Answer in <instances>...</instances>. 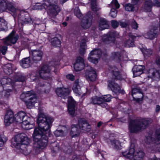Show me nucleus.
Listing matches in <instances>:
<instances>
[{
	"label": "nucleus",
	"mask_w": 160,
	"mask_h": 160,
	"mask_svg": "<svg viewBox=\"0 0 160 160\" xmlns=\"http://www.w3.org/2000/svg\"><path fill=\"white\" fill-rule=\"evenodd\" d=\"M14 120L17 122L22 123V127L24 129H30L33 127L32 124L30 123V118L24 112H19L15 118L12 111L11 110H8L4 118V122L5 125H9Z\"/></svg>",
	"instance_id": "f257e3e1"
},
{
	"label": "nucleus",
	"mask_w": 160,
	"mask_h": 160,
	"mask_svg": "<svg viewBox=\"0 0 160 160\" xmlns=\"http://www.w3.org/2000/svg\"><path fill=\"white\" fill-rule=\"evenodd\" d=\"M148 151L152 153L160 151V129L156 130L154 135L149 134L145 139Z\"/></svg>",
	"instance_id": "f03ea898"
},
{
	"label": "nucleus",
	"mask_w": 160,
	"mask_h": 160,
	"mask_svg": "<svg viewBox=\"0 0 160 160\" xmlns=\"http://www.w3.org/2000/svg\"><path fill=\"white\" fill-rule=\"evenodd\" d=\"M30 140L25 135L18 134L12 139V144L16 148L21 149L25 155L29 154L31 150H29L28 145Z\"/></svg>",
	"instance_id": "7ed1b4c3"
},
{
	"label": "nucleus",
	"mask_w": 160,
	"mask_h": 160,
	"mask_svg": "<svg viewBox=\"0 0 160 160\" xmlns=\"http://www.w3.org/2000/svg\"><path fill=\"white\" fill-rule=\"evenodd\" d=\"M53 121V119L49 117H46L43 114L39 115L37 123L39 128L42 131V134L49 136L50 133V128Z\"/></svg>",
	"instance_id": "20e7f679"
},
{
	"label": "nucleus",
	"mask_w": 160,
	"mask_h": 160,
	"mask_svg": "<svg viewBox=\"0 0 160 160\" xmlns=\"http://www.w3.org/2000/svg\"><path fill=\"white\" fill-rule=\"evenodd\" d=\"M42 131L36 128L32 135L34 148L43 149L46 147L48 143V136L42 134Z\"/></svg>",
	"instance_id": "39448f33"
},
{
	"label": "nucleus",
	"mask_w": 160,
	"mask_h": 160,
	"mask_svg": "<svg viewBox=\"0 0 160 160\" xmlns=\"http://www.w3.org/2000/svg\"><path fill=\"white\" fill-rule=\"evenodd\" d=\"M58 61H52L42 66L37 72V75L43 79H48L51 78V72L53 70L56 72L55 67L59 64Z\"/></svg>",
	"instance_id": "423d86ee"
},
{
	"label": "nucleus",
	"mask_w": 160,
	"mask_h": 160,
	"mask_svg": "<svg viewBox=\"0 0 160 160\" xmlns=\"http://www.w3.org/2000/svg\"><path fill=\"white\" fill-rule=\"evenodd\" d=\"M150 122L148 119L131 120L129 123V129L130 132L136 133L145 129Z\"/></svg>",
	"instance_id": "0eeeda50"
},
{
	"label": "nucleus",
	"mask_w": 160,
	"mask_h": 160,
	"mask_svg": "<svg viewBox=\"0 0 160 160\" xmlns=\"http://www.w3.org/2000/svg\"><path fill=\"white\" fill-rule=\"evenodd\" d=\"M136 144L131 142L129 149L123 152V156L131 160H142L144 156V153L142 150L135 152Z\"/></svg>",
	"instance_id": "6e6552de"
},
{
	"label": "nucleus",
	"mask_w": 160,
	"mask_h": 160,
	"mask_svg": "<svg viewBox=\"0 0 160 160\" xmlns=\"http://www.w3.org/2000/svg\"><path fill=\"white\" fill-rule=\"evenodd\" d=\"M20 98L25 102L27 108L29 109L34 107L38 101L36 95L32 91L23 92L21 94Z\"/></svg>",
	"instance_id": "1a4fd4ad"
},
{
	"label": "nucleus",
	"mask_w": 160,
	"mask_h": 160,
	"mask_svg": "<svg viewBox=\"0 0 160 160\" xmlns=\"http://www.w3.org/2000/svg\"><path fill=\"white\" fill-rule=\"evenodd\" d=\"M6 78L7 81L4 85V99H7L11 95L13 92L16 93V90L15 88V85L14 82L11 79L7 78L6 77L4 78Z\"/></svg>",
	"instance_id": "9d476101"
},
{
	"label": "nucleus",
	"mask_w": 160,
	"mask_h": 160,
	"mask_svg": "<svg viewBox=\"0 0 160 160\" xmlns=\"http://www.w3.org/2000/svg\"><path fill=\"white\" fill-rule=\"evenodd\" d=\"M5 10H8L11 12L15 18L16 16L17 9L10 2L2 0L0 2V12Z\"/></svg>",
	"instance_id": "9b49d317"
},
{
	"label": "nucleus",
	"mask_w": 160,
	"mask_h": 160,
	"mask_svg": "<svg viewBox=\"0 0 160 160\" xmlns=\"http://www.w3.org/2000/svg\"><path fill=\"white\" fill-rule=\"evenodd\" d=\"M60 11V8L57 5L54 4L48 6V15L52 22L55 21L56 16Z\"/></svg>",
	"instance_id": "f8f14e48"
},
{
	"label": "nucleus",
	"mask_w": 160,
	"mask_h": 160,
	"mask_svg": "<svg viewBox=\"0 0 160 160\" xmlns=\"http://www.w3.org/2000/svg\"><path fill=\"white\" fill-rule=\"evenodd\" d=\"M102 54L101 50L99 49H95L91 51L88 60L94 64L98 63V59L100 57Z\"/></svg>",
	"instance_id": "ddd939ff"
},
{
	"label": "nucleus",
	"mask_w": 160,
	"mask_h": 160,
	"mask_svg": "<svg viewBox=\"0 0 160 160\" xmlns=\"http://www.w3.org/2000/svg\"><path fill=\"white\" fill-rule=\"evenodd\" d=\"M119 36V33L116 31H112L104 35L102 38V40L105 43L108 44L113 42L115 38H118Z\"/></svg>",
	"instance_id": "4468645a"
},
{
	"label": "nucleus",
	"mask_w": 160,
	"mask_h": 160,
	"mask_svg": "<svg viewBox=\"0 0 160 160\" xmlns=\"http://www.w3.org/2000/svg\"><path fill=\"white\" fill-rule=\"evenodd\" d=\"M108 82V86L111 88V90L113 92V95H117L120 93L122 94L124 93V91L121 89L120 86L117 83L111 80H109Z\"/></svg>",
	"instance_id": "2eb2a0df"
},
{
	"label": "nucleus",
	"mask_w": 160,
	"mask_h": 160,
	"mask_svg": "<svg viewBox=\"0 0 160 160\" xmlns=\"http://www.w3.org/2000/svg\"><path fill=\"white\" fill-rule=\"evenodd\" d=\"M18 36L14 35V32H12L7 37L3 40V42L7 45H11L16 42L18 38Z\"/></svg>",
	"instance_id": "dca6fc26"
},
{
	"label": "nucleus",
	"mask_w": 160,
	"mask_h": 160,
	"mask_svg": "<svg viewBox=\"0 0 160 160\" xmlns=\"http://www.w3.org/2000/svg\"><path fill=\"white\" fill-rule=\"evenodd\" d=\"M31 57L33 62L37 63L41 60L43 53L42 52L39 50H33L32 51Z\"/></svg>",
	"instance_id": "f3484780"
},
{
	"label": "nucleus",
	"mask_w": 160,
	"mask_h": 160,
	"mask_svg": "<svg viewBox=\"0 0 160 160\" xmlns=\"http://www.w3.org/2000/svg\"><path fill=\"white\" fill-rule=\"evenodd\" d=\"M78 125L80 129L86 131H90L91 128L90 125L83 118L78 119Z\"/></svg>",
	"instance_id": "a211bd4d"
},
{
	"label": "nucleus",
	"mask_w": 160,
	"mask_h": 160,
	"mask_svg": "<svg viewBox=\"0 0 160 160\" xmlns=\"http://www.w3.org/2000/svg\"><path fill=\"white\" fill-rule=\"evenodd\" d=\"M110 72L112 74V78L116 80H121L122 77L120 72L115 66H110L109 68Z\"/></svg>",
	"instance_id": "6ab92c4d"
},
{
	"label": "nucleus",
	"mask_w": 160,
	"mask_h": 160,
	"mask_svg": "<svg viewBox=\"0 0 160 160\" xmlns=\"http://www.w3.org/2000/svg\"><path fill=\"white\" fill-rule=\"evenodd\" d=\"M85 74L88 79L91 81L96 80L97 77L96 72L93 68L90 67L89 69L86 71Z\"/></svg>",
	"instance_id": "aec40b11"
},
{
	"label": "nucleus",
	"mask_w": 160,
	"mask_h": 160,
	"mask_svg": "<svg viewBox=\"0 0 160 160\" xmlns=\"http://www.w3.org/2000/svg\"><path fill=\"white\" fill-rule=\"evenodd\" d=\"M92 20L91 17L85 16L82 20L81 26L84 29H88L91 26Z\"/></svg>",
	"instance_id": "412c9836"
},
{
	"label": "nucleus",
	"mask_w": 160,
	"mask_h": 160,
	"mask_svg": "<svg viewBox=\"0 0 160 160\" xmlns=\"http://www.w3.org/2000/svg\"><path fill=\"white\" fill-rule=\"evenodd\" d=\"M56 92L58 96L65 99L68 95L69 91L68 88H57L56 90Z\"/></svg>",
	"instance_id": "4be33fe9"
},
{
	"label": "nucleus",
	"mask_w": 160,
	"mask_h": 160,
	"mask_svg": "<svg viewBox=\"0 0 160 160\" xmlns=\"http://www.w3.org/2000/svg\"><path fill=\"white\" fill-rule=\"evenodd\" d=\"M102 101L103 99L102 98L95 96L91 98V103L94 104H98L103 108H107L108 107V104L106 103L102 102Z\"/></svg>",
	"instance_id": "5701e85b"
},
{
	"label": "nucleus",
	"mask_w": 160,
	"mask_h": 160,
	"mask_svg": "<svg viewBox=\"0 0 160 160\" xmlns=\"http://www.w3.org/2000/svg\"><path fill=\"white\" fill-rule=\"evenodd\" d=\"M70 100H69L68 102V110L70 115L72 117H73L75 113V107L76 102L72 98H70Z\"/></svg>",
	"instance_id": "b1692460"
},
{
	"label": "nucleus",
	"mask_w": 160,
	"mask_h": 160,
	"mask_svg": "<svg viewBox=\"0 0 160 160\" xmlns=\"http://www.w3.org/2000/svg\"><path fill=\"white\" fill-rule=\"evenodd\" d=\"M158 32L157 28L154 27L149 32L145 34V37L150 39H153L157 37Z\"/></svg>",
	"instance_id": "393cba45"
},
{
	"label": "nucleus",
	"mask_w": 160,
	"mask_h": 160,
	"mask_svg": "<svg viewBox=\"0 0 160 160\" xmlns=\"http://www.w3.org/2000/svg\"><path fill=\"white\" fill-rule=\"evenodd\" d=\"M144 68V66L143 65H137L135 66L132 68L134 77H136L139 76L142 73Z\"/></svg>",
	"instance_id": "a878e982"
},
{
	"label": "nucleus",
	"mask_w": 160,
	"mask_h": 160,
	"mask_svg": "<svg viewBox=\"0 0 160 160\" xmlns=\"http://www.w3.org/2000/svg\"><path fill=\"white\" fill-rule=\"evenodd\" d=\"M7 81L6 79L4 78L0 80V99H4V85ZM3 103V102L0 101V104H2Z\"/></svg>",
	"instance_id": "bb28decb"
},
{
	"label": "nucleus",
	"mask_w": 160,
	"mask_h": 160,
	"mask_svg": "<svg viewBox=\"0 0 160 160\" xmlns=\"http://www.w3.org/2000/svg\"><path fill=\"white\" fill-rule=\"evenodd\" d=\"M81 133V130L79 129L76 125H72L71 127V130L70 135L71 137L76 138L78 137Z\"/></svg>",
	"instance_id": "cd10ccee"
},
{
	"label": "nucleus",
	"mask_w": 160,
	"mask_h": 160,
	"mask_svg": "<svg viewBox=\"0 0 160 160\" xmlns=\"http://www.w3.org/2000/svg\"><path fill=\"white\" fill-rule=\"evenodd\" d=\"M109 27V22L108 21L103 18L100 19L98 26L99 30H102L108 28Z\"/></svg>",
	"instance_id": "c85d7f7f"
},
{
	"label": "nucleus",
	"mask_w": 160,
	"mask_h": 160,
	"mask_svg": "<svg viewBox=\"0 0 160 160\" xmlns=\"http://www.w3.org/2000/svg\"><path fill=\"white\" fill-rule=\"evenodd\" d=\"M21 66L24 68H28L30 67L32 64L30 57L23 58L20 61Z\"/></svg>",
	"instance_id": "c756f323"
},
{
	"label": "nucleus",
	"mask_w": 160,
	"mask_h": 160,
	"mask_svg": "<svg viewBox=\"0 0 160 160\" xmlns=\"http://www.w3.org/2000/svg\"><path fill=\"white\" fill-rule=\"evenodd\" d=\"M129 37L132 39V40L129 38L125 41L124 43L125 46L127 47H133L134 46L133 40L136 38V37L131 34H130Z\"/></svg>",
	"instance_id": "7c9ffc66"
},
{
	"label": "nucleus",
	"mask_w": 160,
	"mask_h": 160,
	"mask_svg": "<svg viewBox=\"0 0 160 160\" xmlns=\"http://www.w3.org/2000/svg\"><path fill=\"white\" fill-rule=\"evenodd\" d=\"M13 65L11 63H8L4 66L3 67V71L7 75L11 74L13 72Z\"/></svg>",
	"instance_id": "2f4dec72"
},
{
	"label": "nucleus",
	"mask_w": 160,
	"mask_h": 160,
	"mask_svg": "<svg viewBox=\"0 0 160 160\" xmlns=\"http://www.w3.org/2000/svg\"><path fill=\"white\" fill-rule=\"evenodd\" d=\"M149 77L150 78H154L156 77L157 78H160V73L157 70L152 69L149 70Z\"/></svg>",
	"instance_id": "473e14b6"
},
{
	"label": "nucleus",
	"mask_w": 160,
	"mask_h": 160,
	"mask_svg": "<svg viewBox=\"0 0 160 160\" xmlns=\"http://www.w3.org/2000/svg\"><path fill=\"white\" fill-rule=\"evenodd\" d=\"M78 81L76 80L74 82L73 87H72V90L77 95H80L82 92H81V90L80 88H78Z\"/></svg>",
	"instance_id": "72a5a7b5"
},
{
	"label": "nucleus",
	"mask_w": 160,
	"mask_h": 160,
	"mask_svg": "<svg viewBox=\"0 0 160 160\" xmlns=\"http://www.w3.org/2000/svg\"><path fill=\"white\" fill-rule=\"evenodd\" d=\"M50 42L52 46L55 47H60L61 46V41L57 37L51 38Z\"/></svg>",
	"instance_id": "f704fd0d"
},
{
	"label": "nucleus",
	"mask_w": 160,
	"mask_h": 160,
	"mask_svg": "<svg viewBox=\"0 0 160 160\" xmlns=\"http://www.w3.org/2000/svg\"><path fill=\"white\" fill-rule=\"evenodd\" d=\"M110 143L112 147L115 149L118 150L120 148L121 143L119 141L114 139L110 141Z\"/></svg>",
	"instance_id": "c9c22d12"
},
{
	"label": "nucleus",
	"mask_w": 160,
	"mask_h": 160,
	"mask_svg": "<svg viewBox=\"0 0 160 160\" xmlns=\"http://www.w3.org/2000/svg\"><path fill=\"white\" fill-rule=\"evenodd\" d=\"M50 147L52 151L54 152H56L59 150V145L57 142H55L52 143Z\"/></svg>",
	"instance_id": "e433bc0d"
},
{
	"label": "nucleus",
	"mask_w": 160,
	"mask_h": 160,
	"mask_svg": "<svg viewBox=\"0 0 160 160\" xmlns=\"http://www.w3.org/2000/svg\"><path fill=\"white\" fill-rule=\"evenodd\" d=\"M8 28L7 22L3 19H0V31H3Z\"/></svg>",
	"instance_id": "4c0bfd02"
},
{
	"label": "nucleus",
	"mask_w": 160,
	"mask_h": 160,
	"mask_svg": "<svg viewBox=\"0 0 160 160\" xmlns=\"http://www.w3.org/2000/svg\"><path fill=\"white\" fill-rule=\"evenodd\" d=\"M112 57L115 61L119 62L121 60L120 53L119 52H114L112 54Z\"/></svg>",
	"instance_id": "58836bf2"
},
{
	"label": "nucleus",
	"mask_w": 160,
	"mask_h": 160,
	"mask_svg": "<svg viewBox=\"0 0 160 160\" xmlns=\"http://www.w3.org/2000/svg\"><path fill=\"white\" fill-rule=\"evenodd\" d=\"M91 8L93 11L96 12L99 10L100 8L97 5L96 0H91Z\"/></svg>",
	"instance_id": "ea45409f"
},
{
	"label": "nucleus",
	"mask_w": 160,
	"mask_h": 160,
	"mask_svg": "<svg viewBox=\"0 0 160 160\" xmlns=\"http://www.w3.org/2000/svg\"><path fill=\"white\" fill-rule=\"evenodd\" d=\"M153 6V3L152 2L151 0L147 1L145 2V8L148 12L151 11V8Z\"/></svg>",
	"instance_id": "a19ab883"
},
{
	"label": "nucleus",
	"mask_w": 160,
	"mask_h": 160,
	"mask_svg": "<svg viewBox=\"0 0 160 160\" xmlns=\"http://www.w3.org/2000/svg\"><path fill=\"white\" fill-rule=\"evenodd\" d=\"M86 41L85 40H82L81 42L80 52L81 54H82L84 53L86 47Z\"/></svg>",
	"instance_id": "79ce46f5"
},
{
	"label": "nucleus",
	"mask_w": 160,
	"mask_h": 160,
	"mask_svg": "<svg viewBox=\"0 0 160 160\" xmlns=\"http://www.w3.org/2000/svg\"><path fill=\"white\" fill-rule=\"evenodd\" d=\"M84 64L79 63H75L74 65V67L75 70L77 71H80L82 70L84 68Z\"/></svg>",
	"instance_id": "37998d69"
},
{
	"label": "nucleus",
	"mask_w": 160,
	"mask_h": 160,
	"mask_svg": "<svg viewBox=\"0 0 160 160\" xmlns=\"http://www.w3.org/2000/svg\"><path fill=\"white\" fill-rule=\"evenodd\" d=\"M54 134L56 137H63L66 135L67 132H64L62 130H56L54 132Z\"/></svg>",
	"instance_id": "c03bdc74"
},
{
	"label": "nucleus",
	"mask_w": 160,
	"mask_h": 160,
	"mask_svg": "<svg viewBox=\"0 0 160 160\" xmlns=\"http://www.w3.org/2000/svg\"><path fill=\"white\" fill-rule=\"evenodd\" d=\"M74 13L78 18L80 19L82 17V14L81 13L78 7H76L74 10Z\"/></svg>",
	"instance_id": "a18cd8bd"
},
{
	"label": "nucleus",
	"mask_w": 160,
	"mask_h": 160,
	"mask_svg": "<svg viewBox=\"0 0 160 160\" xmlns=\"http://www.w3.org/2000/svg\"><path fill=\"white\" fill-rule=\"evenodd\" d=\"M15 78L16 81L23 82L25 80V77L22 74H19L16 75Z\"/></svg>",
	"instance_id": "49530a36"
},
{
	"label": "nucleus",
	"mask_w": 160,
	"mask_h": 160,
	"mask_svg": "<svg viewBox=\"0 0 160 160\" xmlns=\"http://www.w3.org/2000/svg\"><path fill=\"white\" fill-rule=\"evenodd\" d=\"M111 96L110 95H105L101 97L103 99L102 102L106 103L105 102H109L111 101Z\"/></svg>",
	"instance_id": "de8ad7c7"
},
{
	"label": "nucleus",
	"mask_w": 160,
	"mask_h": 160,
	"mask_svg": "<svg viewBox=\"0 0 160 160\" xmlns=\"http://www.w3.org/2000/svg\"><path fill=\"white\" fill-rule=\"evenodd\" d=\"M125 8L126 10L128 11H132L134 9L133 5L131 4H128L125 6Z\"/></svg>",
	"instance_id": "09e8293b"
},
{
	"label": "nucleus",
	"mask_w": 160,
	"mask_h": 160,
	"mask_svg": "<svg viewBox=\"0 0 160 160\" xmlns=\"http://www.w3.org/2000/svg\"><path fill=\"white\" fill-rule=\"evenodd\" d=\"M8 47L6 45H1L0 46V51L3 55H5L7 51Z\"/></svg>",
	"instance_id": "8fccbe9b"
},
{
	"label": "nucleus",
	"mask_w": 160,
	"mask_h": 160,
	"mask_svg": "<svg viewBox=\"0 0 160 160\" xmlns=\"http://www.w3.org/2000/svg\"><path fill=\"white\" fill-rule=\"evenodd\" d=\"M117 13V11L115 9L112 8L111 11L110 15L112 17L114 18L116 17Z\"/></svg>",
	"instance_id": "3c124183"
},
{
	"label": "nucleus",
	"mask_w": 160,
	"mask_h": 160,
	"mask_svg": "<svg viewBox=\"0 0 160 160\" xmlns=\"http://www.w3.org/2000/svg\"><path fill=\"white\" fill-rule=\"evenodd\" d=\"M131 25L132 28L134 29H137L138 27V24L134 20H133L132 21Z\"/></svg>",
	"instance_id": "603ef678"
},
{
	"label": "nucleus",
	"mask_w": 160,
	"mask_h": 160,
	"mask_svg": "<svg viewBox=\"0 0 160 160\" xmlns=\"http://www.w3.org/2000/svg\"><path fill=\"white\" fill-rule=\"evenodd\" d=\"M111 4L112 7L115 6L116 9L120 7V5L117 0H113L111 2Z\"/></svg>",
	"instance_id": "864d4df0"
},
{
	"label": "nucleus",
	"mask_w": 160,
	"mask_h": 160,
	"mask_svg": "<svg viewBox=\"0 0 160 160\" xmlns=\"http://www.w3.org/2000/svg\"><path fill=\"white\" fill-rule=\"evenodd\" d=\"M76 63H82V64H84L85 65L84 60L81 57H78L77 58Z\"/></svg>",
	"instance_id": "5fc2aeb1"
},
{
	"label": "nucleus",
	"mask_w": 160,
	"mask_h": 160,
	"mask_svg": "<svg viewBox=\"0 0 160 160\" xmlns=\"http://www.w3.org/2000/svg\"><path fill=\"white\" fill-rule=\"evenodd\" d=\"M46 7L45 6H43L42 5H36L33 7L34 9L35 10H42L43 9L45 8Z\"/></svg>",
	"instance_id": "6e6d98bb"
},
{
	"label": "nucleus",
	"mask_w": 160,
	"mask_h": 160,
	"mask_svg": "<svg viewBox=\"0 0 160 160\" xmlns=\"http://www.w3.org/2000/svg\"><path fill=\"white\" fill-rule=\"evenodd\" d=\"M111 23L112 27L115 28L118 27L119 25L118 22L115 20L111 21Z\"/></svg>",
	"instance_id": "4d7b16f0"
},
{
	"label": "nucleus",
	"mask_w": 160,
	"mask_h": 160,
	"mask_svg": "<svg viewBox=\"0 0 160 160\" xmlns=\"http://www.w3.org/2000/svg\"><path fill=\"white\" fill-rule=\"evenodd\" d=\"M44 2H47L48 3V5H52L54 3H57L58 2L57 0H43Z\"/></svg>",
	"instance_id": "13d9d810"
},
{
	"label": "nucleus",
	"mask_w": 160,
	"mask_h": 160,
	"mask_svg": "<svg viewBox=\"0 0 160 160\" xmlns=\"http://www.w3.org/2000/svg\"><path fill=\"white\" fill-rule=\"evenodd\" d=\"M143 52L145 54L148 55H151L152 53V51L150 49H144Z\"/></svg>",
	"instance_id": "bf43d9fd"
},
{
	"label": "nucleus",
	"mask_w": 160,
	"mask_h": 160,
	"mask_svg": "<svg viewBox=\"0 0 160 160\" xmlns=\"http://www.w3.org/2000/svg\"><path fill=\"white\" fill-rule=\"evenodd\" d=\"M66 78L67 79L72 81H73L75 79L74 76L71 74L67 75L66 76Z\"/></svg>",
	"instance_id": "052dcab7"
},
{
	"label": "nucleus",
	"mask_w": 160,
	"mask_h": 160,
	"mask_svg": "<svg viewBox=\"0 0 160 160\" xmlns=\"http://www.w3.org/2000/svg\"><path fill=\"white\" fill-rule=\"evenodd\" d=\"M138 93L139 94H141V93L140 92V90L139 89H138L137 88H134L132 90V94L133 95V94H135L136 93Z\"/></svg>",
	"instance_id": "680f3d73"
},
{
	"label": "nucleus",
	"mask_w": 160,
	"mask_h": 160,
	"mask_svg": "<svg viewBox=\"0 0 160 160\" xmlns=\"http://www.w3.org/2000/svg\"><path fill=\"white\" fill-rule=\"evenodd\" d=\"M120 25L122 27H126L128 25V24L125 22H120Z\"/></svg>",
	"instance_id": "e2e57ef3"
},
{
	"label": "nucleus",
	"mask_w": 160,
	"mask_h": 160,
	"mask_svg": "<svg viewBox=\"0 0 160 160\" xmlns=\"http://www.w3.org/2000/svg\"><path fill=\"white\" fill-rule=\"evenodd\" d=\"M153 5L159 7L160 6V2L158 1H155L153 3Z\"/></svg>",
	"instance_id": "0e129e2a"
},
{
	"label": "nucleus",
	"mask_w": 160,
	"mask_h": 160,
	"mask_svg": "<svg viewBox=\"0 0 160 160\" xmlns=\"http://www.w3.org/2000/svg\"><path fill=\"white\" fill-rule=\"evenodd\" d=\"M4 143V141L2 138L0 137V147H2Z\"/></svg>",
	"instance_id": "69168bd1"
},
{
	"label": "nucleus",
	"mask_w": 160,
	"mask_h": 160,
	"mask_svg": "<svg viewBox=\"0 0 160 160\" xmlns=\"http://www.w3.org/2000/svg\"><path fill=\"white\" fill-rule=\"evenodd\" d=\"M160 110V106L158 105H157L155 111L156 112H158Z\"/></svg>",
	"instance_id": "338daca9"
},
{
	"label": "nucleus",
	"mask_w": 160,
	"mask_h": 160,
	"mask_svg": "<svg viewBox=\"0 0 160 160\" xmlns=\"http://www.w3.org/2000/svg\"><path fill=\"white\" fill-rule=\"evenodd\" d=\"M139 0H132V2L133 5H136L138 2Z\"/></svg>",
	"instance_id": "774afa93"
}]
</instances>
